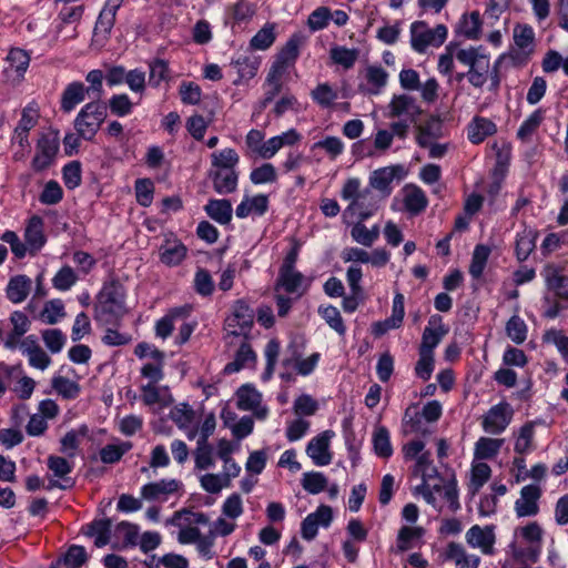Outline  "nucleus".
<instances>
[{
	"instance_id": "f257e3e1",
	"label": "nucleus",
	"mask_w": 568,
	"mask_h": 568,
	"mask_svg": "<svg viewBox=\"0 0 568 568\" xmlns=\"http://www.w3.org/2000/svg\"><path fill=\"white\" fill-rule=\"evenodd\" d=\"M361 181L356 178L348 179L341 192L344 200H349L351 203L345 210V213H357L361 221L369 219L377 210L378 200L373 193L372 187L361 190Z\"/></svg>"
},
{
	"instance_id": "f03ea898",
	"label": "nucleus",
	"mask_w": 568,
	"mask_h": 568,
	"mask_svg": "<svg viewBox=\"0 0 568 568\" xmlns=\"http://www.w3.org/2000/svg\"><path fill=\"white\" fill-rule=\"evenodd\" d=\"M542 536V528L537 521L516 528L515 537H520L527 546L523 547L517 540H514L509 545L513 558L523 564L528 561L536 562L540 555Z\"/></svg>"
},
{
	"instance_id": "7ed1b4c3",
	"label": "nucleus",
	"mask_w": 568,
	"mask_h": 568,
	"mask_svg": "<svg viewBox=\"0 0 568 568\" xmlns=\"http://www.w3.org/2000/svg\"><path fill=\"white\" fill-rule=\"evenodd\" d=\"M124 298L125 293L119 282L105 285L95 306L94 318L102 324L115 323L125 312Z\"/></svg>"
},
{
	"instance_id": "20e7f679",
	"label": "nucleus",
	"mask_w": 568,
	"mask_h": 568,
	"mask_svg": "<svg viewBox=\"0 0 568 568\" xmlns=\"http://www.w3.org/2000/svg\"><path fill=\"white\" fill-rule=\"evenodd\" d=\"M106 105L100 101L87 103L74 119L73 125L82 139L92 141L106 118Z\"/></svg>"
},
{
	"instance_id": "39448f33",
	"label": "nucleus",
	"mask_w": 568,
	"mask_h": 568,
	"mask_svg": "<svg viewBox=\"0 0 568 568\" xmlns=\"http://www.w3.org/2000/svg\"><path fill=\"white\" fill-rule=\"evenodd\" d=\"M455 57L460 63L468 67V70L465 72L468 82L474 88L481 89L488 80V57L480 54L479 50L474 47L457 50Z\"/></svg>"
},
{
	"instance_id": "423d86ee",
	"label": "nucleus",
	"mask_w": 568,
	"mask_h": 568,
	"mask_svg": "<svg viewBox=\"0 0 568 568\" xmlns=\"http://www.w3.org/2000/svg\"><path fill=\"white\" fill-rule=\"evenodd\" d=\"M447 37V28L438 24L434 29H429L424 21H415L410 26V44L412 48L419 53L426 51L428 45L439 47Z\"/></svg>"
},
{
	"instance_id": "0eeeda50",
	"label": "nucleus",
	"mask_w": 568,
	"mask_h": 568,
	"mask_svg": "<svg viewBox=\"0 0 568 568\" xmlns=\"http://www.w3.org/2000/svg\"><path fill=\"white\" fill-rule=\"evenodd\" d=\"M254 322V312L246 302L239 300L233 306V314L226 318L229 335L247 336Z\"/></svg>"
},
{
	"instance_id": "6e6552de",
	"label": "nucleus",
	"mask_w": 568,
	"mask_h": 568,
	"mask_svg": "<svg viewBox=\"0 0 568 568\" xmlns=\"http://www.w3.org/2000/svg\"><path fill=\"white\" fill-rule=\"evenodd\" d=\"M466 542L469 547L479 549L484 555L491 556L495 554V526L487 525L481 527L479 525L471 526L465 535Z\"/></svg>"
},
{
	"instance_id": "1a4fd4ad",
	"label": "nucleus",
	"mask_w": 568,
	"mask_h": 568,
	"mask_svg": "<svg viewBox=\"0 0 568 568\" xmlns=\"http://www.w3.org/2000/svg\"><path fill=\"white\" fill-rule=\"evenodd\" d=\"M58 150V138L50 134H43L37 143L36 155L31 162L32 169L37 172L48 169L53 163Z\"/></svg>"
},
{
	"instance_id": "9d476101",
	"label": "nucleus",
	"mask_w": 568,
	"mask_h": 568,
	"mask_svg": "<svg viewBox=\"0 0 568 568\" xmlns=\"http://www.w3.org/2000/svg\"><path fill=\"white\" fill-rule=\"evenodd\" d=\"M405 174L404 166L400 164L377 169L369 176V186L379 191L386 197L392 193V182L395 179L402 180Z\"/></svg>"
},
{
	"instance_id": "9b49d317",
	"label": "nucleus",
	"mask_w": 568,
	"mask_h": 568,
	"mask_svg": "<svg viewBox=\"0 0 568 568\" xmlns=\"http://www.w3.org/2000/svg\"><path fill=\"white\" fill-rule=\"evenodd\" d=\"M542 494L538 485L529 484L521 488L519 498L515 501L517 517H532L539 513L538 500Z\"/></svg>"
},
{
	"instance_id": "f8f14e48",
	"label": "nucleus",
	"mask_w": 568,
	"mask_h": 568,
	"mask_svg": "<svg viewBox=\"0 0 568 568\" xmlns=\"http://www.w3.org/2000/svg\"><path fill=\"white\" fill-rule=\"evenodd\" d=\"M334 435L333 430L327 429L315 436L307 444L306 454L316 466H326L332 462L329 442Z\"/></svg>"
},
{
	"instance_id": "ddd939ff",
	"label": "nucleus",
	"mask_w": 568,
	"mask_h": 568,
	"mask_svg": "<svg viewBox=\"0 0 568 568\" xmlns=\"http://www.w3.org/2000/svg\"><path fill=\"white\" fill-rule=\"evenodd\" d=\"M448 333V328L443 324L439 315H432L428 325L425 327L422 336L418 353L434 355V349Z\"/></svg>"
},
{
	"instance_id": "4468645a",
	"label": "nucleus",
	"mask_w": 568,
	"mask_h": 568,
	"mask_svg": "<svg viewBox=\"0 0 568 568\" xmlns=\"http://www.w3.org/2000/svg\"><path fill=\"white\" fill-rule=\"evenodd\" d=\"M513 410L507 403H499L493 406L485 415L483 427L485 432L490 434H500L509 425Z\"/></svg>"
},
{
	"instance_id": "2eb2a0df",
	"label": "nucleus",
	"mask_w": 568,
	"mask_h": 568,
	"mask_svg": "<svg viewBox=\"0 0 568 568\" xmlns=\"http://www.w3.org/2000/svg\"><path fill=\"white\" fill-rule=\"evenodd\" d=\"M192 306L189 304L171 308L166 315L160 318L155 324V334L162 339L168 338L178 322L186 321L191 315Z\"/></svg>"
},
{
	"instance_id": "dca6fc26",
	"label": "nucleus",
	"mask_w": 568,
	"mask_h": 568,
	"mask_svg": "<svg viewBox=\"0 0 568 568\" xmlns=\"http://www.w3.org/2000/svg\"><path fill=\"white\" fill-rule=\"evenodd\" d=\"M388 108L389 116L399 118L405 115L410 122H416L417 116L422 113V109L417 105L416 100L407 94L395 95Z\"/></svg>"
},
{
	"instance_id": "f3484780",
	"label": "nucleus",
	"mask_w": 568,
	"mask_h": 568,
	"mask_svg": "<svg viewBox=\"0 0 568 568\" xmlns=\"http://www.w3.org/2000/svg\"><path fill=\"white\" fill-rule=\"evenodd\" d=\"M43 226V220L38 215H33L28 221L24 230V241L31 255L37 254L47 242Z\"/></svg>"
},
{
	"instance_id": "a211bd4d",
	"label": "nucleus",
	"mask_w": 568,
	"mask_h": 568,
	"mask_svg": "<svg viewBox=\"0 0 568 568\" xmlns=\"http://www.w3.org/2000/svg\"><path fill=\"white\" fill-rule=\"evenodd\" d=\"M207 178L217 194H231L237 189L239 173L236 170H209Z\"/></svg>"
},
{
	"instance_id": "6ab92c4d",
	"label": "nucleus",
	"mask_w": 568,
	"mask_h": 568,
	"mask_svg": "<svg viewBox=\"0 0 568 568\" xmlns=\"http://www.w3.org/2000/svg\"><path fill=\"white\" fill-rule=\"evenodd\" d=\"M32 281L24 274H19L10 277L7 287L6 296L13 304H20L27 300L31 292Z\"/></svg>"
},
{
	"instance_id": "aec40b11",
	"label": "nucleus",
	"mask_w": 568,
	"mask_h": 568,
	"mask_svg": "<svg viewBox=\"0 0 568 568\" xmlns=\"http://www.w3.org/2000/svg\"><path fill=\"white\" fill-rule=\"evenodd\" d=\"M180 483L176 479H161L149 483L141 488V496L145 500H159L179 489Z\"/></svg>"
},
{
	"instance_id": "412c9836",
	"label": "nucleus",
	"mask_w": 568,
	"mask_h": 568,
	"mask_svg": "<svg viewBox=\"0 0 568 568\" xmlns=\"http://www.w3.org/2000/svg\"><path fill=\"white\" fill-rule=\"evenodd\" d=\"M446 559L453 560L457 568H478L480 558L466 551L463 545L452 541L447 545Z\"/></svg>"
},
{
	"instance_id": "4be33fe9",
	"label": "nucleus",
	"mask_w": 568,
	"mask_h": 568,
	"mask_svg": "<svg viewBox=\"0 0 568 568\" xmlns=\"http://www.w3.org/2000/svg\"><path fill=\"white\" fill-rule=\"evenodd\" d=\"M85 87L82 82L69 83L61 94L60 108L64 113H70L74 108L84 101Z\"/></svg>"
},
{
	"instance_id": "5701e85b",
	"label": "nucleus",
	"mask_w": 568,
	"mask_h": 568,
	"mask_svg": "<svg viewBox=\"0 0 568 568\" xmlns=\"http://www.w3.org/2000/svg\"><path fill=\"white\" fill-rule=\"evenodd\" d=\"M544 275L547 287L555 292L560 298H568V276L560 273V270L552 264H548L544 268Z\"/></svg>"
},
{
	"instance_id": "b1692460",
	"label": "nucleus",
	"mask_w": 568,
	"mask_h": 568,
	"mask_svg": "<svg viewBox=\"0 0 568 568\" xmlns=\"http://www.w3.org/2000/svg\"><path fill=\"white\" fill-rule=\"evenodd\" d=\"M298 45L300 40L296 37H292L277 54L276 60L271 67V70L284 74L287 67L298 57Z\"/></svg>"
},
{
	"instance_id": "393cba45",
	"label": "nucleus",
	"mask_w": 568,
	"mask_h": 568,
	"mask_svg": "<svg viewBox=\"0 0 568 568\" xmlns=\"http://www.w3.org/2000/svg\"><path fill=\"white\" fill-rule=\"evenodd\" d=\"M205 213L215 222L220 224H229L232 220V204L226 199H212L209 200L204 206Z\"/></svg>"
},
{
	"instance_id": "a878e982",
	"label": "nucleus",
	"mask_w": 568,
	"mask_h": 568,
	"mask_svg": "<svg viewBox=\"0 0 568 568\" xmlns=\"http://www.w3.org/2000/svg\"><path fill=\"white\" fill-rule=\"evenodd\" d=\"M404 192V205L407 212L417 215L427 207L428 200L419 186L406 185Z\"/></svg>"
},
{
	"instance_id": "bb28decb",
	"label": "nucleus",
	"mask_w": 568,
	"mask_h": 568,
	"mask_svg": "<svg viewBox=\"0 0 568 568\" xmlns=\"http://www.w3.org/2000/svg\"><path fill=\"white\" fill-rule=\"evenodd\" d=\"M417 130L418 134L416 141L420 148H427L430 142L443 135L442 121L435 116L429 118L423 125H419Z\"/></svg>"
},
{
	"instance_id": "cd10ccee",
	"label": "nucleus",
	"mask_w": 568,
	"mask_h": 568,
	"mask_svg": "<svg viewBox=\"0 0 568 568\" xmlns=\"http://www.w3.org/2000/svg\"><path fill=\"white\" fill-rule=\"evenodd\" d=\"M268 209V199L264 194H258L253 197L245 196V199L236 206L235 214L240 219H244L254 212L257 215H263Z\"/></svg>"
},
{
	"instance_id": "c85d7f7f",
	"label": "nucleus",
	"mask_w": 568,
	"mask_h": 568,
	"mask_svg": "<svg viewBox=\"0 0 568 568\" xmlns=\"http://www.w3.org/2000/svg\"><path fill=\"white\" fill-rule=\"evenodd\" d=\"M151 357L154 359V363L144 364L141 368V375L149 379L148 384H158L164 377V353L159 348H153Z\"/></svg>"
},
{
	"instance_id": "c756f323",
	"label": "nucleus",
	"mask_w": 568,
	"mask_h": 568,
	"mask_svg": "<svg viewBox=\"0 0 568 568\" xmlns=\"http://www.w3.org/2000/svg\"><path fill=\"white\" fill-rule=\"evenodd\" d=\"M282 73L270 69L264 83V97L257 104L258 112H262L280 94L282 90Z\"/></svg>"
},
{
	"instance_id": "7c9ffc66",
	"label": "nucleus",
	"mask_w": 568,
	"mask_h": 568,
	"mask_svg": "<svg viewBox=\"0 0 568 568\" xmlns=\"http://www.w3.org/2000/svg\"><path fill=\"white\" fill-rule=\"evenodd\" d=\"M231 64L235 68L239 74V78L233 82L237 85L243 80H250L255 77L260 62L254 57L240 55L239 58L233 60Z\"/></svg>"
},
{
	"instance_id": "2f4dec72",
	"label": "nucleus",
	"mask_w": 568,
	"mask_h": 568,
	"mask_svg": "<svg viewBox=\"0 0 568 568\" xmlns=\"http://www.w3.org/2000/svg\"><path fill=\"white\" fill-rule=\"evenodd\" d=\"M456 31L469 40L479 39L481 33V19L479 12L473 11L469 16L464 14Z\"/></svg>"
},
{
	"instance_id": "473e14b6",
	"label": "nucleus",
	"mask_w": 568,
	"mask_h": 568,
	"mask_svg": "<svg viewBox=\"0 0 568 568\" xmlns=\"http://www.w3.org/2000/svg\"><path fill=\"white\" fill-rule=\"evenodd\" d=\"M496 132V125L493 121L484 118H475L468 128V139L473 143H480L487 136Z\"/></svg>"
},
{
	"instance_id": "72a5a7b5",
	"label": "nucleus",
	"mask_w": 568,
	"mask_h": 568,
	"mask_svg": "<svg viewBox=\"0 0 568 568\" xmlns=\"http://www.w3.org/2000/svg\"><path fill=\"white\" fill-rule=\"evenodd\" d=\"M237 408L241 410H253L260 406L262 395L251 384L242 385L236 390Z\"/></svg>"
},
{
	"instance_id": "f704fd0d",
	"label": "nucleus",
	"mask_w": 568,
	"mask_h": 568,
	"mask_svg": "<svg viewBox=\"0 0 568 568\" xmlns=\"http://www.w3.org/2000/svg\"><path fill=\"white\" fill-rule=\"evenodd\" d=\"M256 361V355L251 348L250 344L243 343L239 351L236 352L235 358L233 362L227 363L224 367V373L233 374L241 371L246 364L254 363Z\"/></svg>"
},
{
	"instance_id": "c9c22d12",
	"label": "nucleus",
	"mask_w": 568,
	"mask_h": 568,
	"mask_svg": "<svg viewBox=\"0 0 568 568\" xmlns=\"http://www.w3.org/2000/svg\"><path fill=\"white\" fill-rule=\"evenodd\" d=\"M537 233L526 229L517 235L516 255L519 261H526L536 246Z\"/></svg>"
},
{
	"instance_id": "e433bc0d",
	"label": "nucleus",
	"mask_w": 568,
	"mask_h": 568,
	"mask_svg": "<svg viewBox=\"0 0 568 568\" xmlns=\"http://www.w3.org/2000/svg\"><path fill=\"white\" fill-rule=\"evenodd\" d=\"M211 170H235L239 163V154L234 149L227 148L211 154Z\"/></svg>"
},
{
	"instance_id": "4c0bfd02",
	"label": "nucleus",
	"mask_w": 568,
	"mask_h": 568,
	"mask_svg": "<svg viewBox=\"0 0 568 568\" xmlns=\"http://www.w3.org/2000/svg\"><path fill=\"white\" fill-rule=\"evenodd\" d=\"M186 246L181 242H175L172 245L162 246L160 248L161 262L168 266L179 265L186 256Z\"/></svg>"
},
{
	"instance_id": "58836bf2",
	"label": "nucleus",
	"mask_w": 568,
	"mask_h": 568,
	"mask_svg": "<svg viewBox=\"0 0 568 568\" xmlns=\"http://www.w3.org/2000/svg\"><path fill=\"white\" fill-rule=\"evenodd\" d=\"M359 55L358 49H348L342 45H335L329 51V57L334 63L342 65L344 69L354 67Z\"/></svg>"
},
{
	"instance_id": "ea45409f",
	"label": "nucleus",
	"mask_w": 568,
	"mask_h": 568,
	"mask_svg": "<svg viewBox=\"0 0 568 568\" xmlns=\"http://www.w3.org/2000/svg\"><path fill=\"white\" fill-rule=\"evenodd\" d=\"M374 452L382 458H389L393 455L389 432L386 427L379 426L373 434Z\"/></svg>"
},
{
	"instance_id": "a19ab883",
	"label": "nucleus",
	"mask_w": 568,
	"mask_h": 568,
	"mask_svg": "<svg viewBox=\"0 0 568 568\" xmlns=\"http://www.w3.org/2000/svg\"><path fill=\"white\" fill-rule=\"evenodd\" d=\"M503 444L504 439L480 437L476 443L475 456L479 459H490L498 454Z\"/></svg>"
},
{
	"instance_id": "79ce46f5",
	"label": "nucleus",
	"mask_w": 568,
	"mask_h": 568,
	"mask_svg": "<svg viewBox=\"0 0 568 568\" xmlns=\"http://www.w3.org/2000/svg\"><path fill=\"white\" fill-rule=\"evenodd\" d=\"M489 255L490 248L488 246L484 244L476 245L469 265V274L474 278H479L483 275Z\"/></svg>"
},
{
	"instance_id": "37998d69",
	"label": "nucleus",
	"mask_w": 568,
	"mask_h": 568,
	"mask_svg": "<svg viewBox=\"0 0 568 568\" xmlns=\"http://www.w3.org/2000/svg\"><path fill=\"white\" fill-rule=\"evenodd\" d=\"M115 22V13L102 9L94 27L95 41H105Z\"/></svg>"
},
{
	"instance_id": "c03bdc74",
	"label": "nucleus",
	"mask_w": 568,
	"mask_h": 568,
	"mask_svg": "<svg viewBox=\"0 0 568 568\" xmlns=\"http://www.w3.org/2000/svg\"><path fill=\"white\" fill-rule=\"evenodd\" d=\"M514 42L517 48L535 51V31L529 24H516L514 27Z\"/></svg>"
},
{
	"instance_id": "a18cd8bd",
	"label": "nucleus",
	"mask_w": 568,
	"mask_h": 568,
	"mask_svg": "<svg viewBox=\"0 0 568 568\" xmlns=\"http://www.w3.org/2000/svg\"><path fill=\"white\" fill-rule=\"evenodd\" d=\"M51 385L59 395L67 399H73L80 394V385L63 376H54Z\"/></svg>"
},
{
	"instance_id": "49530a36",
	"label": "nucleus",
	"mask_w": 568,
	"mask_h": 568,
	"mask_svg": "<svg viewBox=\"0 0 568 568\" xmlns=\"http://www.w3.org/2000/svg\"><path fill=\"white\" fill-rule=\"evenodd\" d=\"M302 487L310 494L316 495L327 487V478L320 471H308L303 474Z\"/></svg>"
},
{
	"instance_id": "de8ad7c7",
	"label": "nucleus",
	"mask_w": 568,
	"mask_h": 568,
	"mask_svg": "<svg viewBox=\"0 0 568 568\" xmlns=\"http://www.w3.org/2000/svg\"><path fill=\"white\" fill-rule=\"evenodd\" d=\"M318 313L325 320L327 325L333 328L339 336H344L346 333V326L339 311L332 305L320 307Z\"/></svg>"
},
{
	"instance_id": "09e8293b",
	"label": "nucleus",
	"mask_w": 568,
	"mask_h": 568,
	"mask_svg": "<svg viewBox=\"0 0 568 568\" xmlns=\"http://www.w3.org/2000/svg\"><path fill=\"white\" fill-rule=\"evenodd\" d=\"M506 333L514 343L521 344L527 337V326L518 315H514L506 324Z\"/></svg>"
},
{
	"instance_id": "8fccbe9b",
	"label": "nucleus",
	"mask_w": 568,
	"mask_h": 568,
	"mask_svg": "<svg viewBox=\"0 0 568 568\" xmlns=\"http://www.w3.org/2000/svg\"><path fill=\"white\" fill-rule=\"evenodd\" d=\"M542 120V111H534L519 126L517 131L518 139H520L521 141L529 140L532 133L538 129Z\"/></svg>"
},
{
	"instance_id": "3c124183",
	"label": "nucleus",
	"mask_w": 568,
	"mask_h": 568,
	"mask_svg": "<svg viewBox=\"0 0 568 568\" xmlns=\"http://www.w3.org/2000/svg\"><path fill=\"white\" fill-rule=\"evenodd\" d=\"M67 568H81L88 561V555L83 546L72 545L62 557Z\"/></svg>"
},
{
	"instance_id": "603ef678",
	"label": "nucleus",
	"mask_w": 568,
	"mask_h": 568,
	"mask_svg": "<svg viewBox=\"0 0 568 568\" xmlns=\"http://www.w3.org/2000/svg\"><path fill=\"white\" fill-rule=\"evenodd\" d=\"M491 469L488 464L479 463L471 468L470 489L471 494L475 495L489 479Z\"/></svg>"
},
{
	"instance_id": "864d4df0",
	"label": "nucleus",
	"mask_w": 568,
	"mask_h": 568,
	"mask_svg": "<svg viewBox=\"0 0 568 568\" xmlns=\"http://www.w3.org/2000/svg\"><path fill=\"white\" fill-rule=\"evenodd\" d=\"M423 418L424 417L422 416L420 413L415 412L414 414H412L410 408H407L405 410L404 419H403L404 426H405L404 433L405 434L415 433V434H420L423 436L428 435L430 432L424 427Z\"/></svg>"
},
{
	"instance_id": "5fc2aeb1",
	"label": "nucleus",
	"mask_w": 568,
	"mask_h": 568,
	"mask_svg": "<svg viewBox=\"0 0 568 568\" xmlns=\"http://www.w3.org/2000/svg\"><path fill=\"white\" fill-rule=\"evenodd\" d=\"M136 201L142 206H150L153 200L154 185L150 179H138L135 181Z\"/></svg>"
},
{
	"instance_id": "6e6d98bb",
	"label": "nucleus",
	"mask_w": 568,
	"mask_h": 568,
	"mask_svg": "<svg viewBox=\"0 0 568 568\" xmlns=\"http://www.w3.org/2000/svg\"><path fill=\"white\" fill-rule=\"evenodd\" d=\"M313 150H324L332 160H335L344 151V143L337 136H326L325 139L317 141L312 146Z\"/></svg>"
},
{
	"instance_id": "4d7b16f0",
	"label": "nucleus",
	"mask_w": 568,
	"mask_h": 568,
	"mask_svg": "<svg viewBox=\"0 0 568 568\" xmlns=\"http://www.w3.org/2000/svg\"><path fill=\"white\" fill-rule=\"evenodd\" d=\"M312 99L322 108H328L337 99V93L327 83L318 84L312 92Z\"/></svg>"
},
{
	"instance_id": "13d9d810",
	"label": "nucleus",
	"mask_w": 568,
	"mask_h": 568,
	"mask_svg": "<svg viewBox=\"0 0 568 568\" xmlns=\"http://www.w3.org/2000/svg\"><path fill=\"white\" fill-rule=\"evenodd\" d=\"M109 108L113 115L125 116L132 112L133 103L126 94H114L109 100Z\"/></svg>"
},
{
	"instance_id": "bf43d9fd",
	"label": "nucleus",
	"mask_w": 568,
	"mask_h": 568,
	"mask_svg": "<svg viewBox=\"0 0 568 568\" xmlns=\"http://www.w3.org/2000/svg\"><path fill=\"white\" fill-rule=\"evenodd\" d=\"M331 20V9L327 7L316 8L307 19V27L312 31L323 30Z\"/></svg>"
},
{
	"instance_id": "052dcab7",
	"label": "nucleus",
	"mask_w": 568,
	"mask_h": 568,
	"mask_svg": "<svg viewBox=\"0 0 568 568\" xmlns=\"http://www.w3.org/2000/svg\"><path fill=\"white\" fill-rule=\"evenodd\" d=\"M41 316L45 323L55 324L59 318L65 316L63 302L58 298L47 302Z\"/></svg>"
},
{
	"instance_id": "680f3d73",
	"label": "nucleus",
	"mask_w": 568,
	"mask_h": 568,
	"mask_svg": "<svg viewBox=\"0 0 568 568\" xmlns=\"http://www.w3.org/2000/svg\"><path fill=\"white\" fill-rule=\"evenodd\" d=\"M274 41V27L265 26L251 39V47L256 50H266Z\"/></svg>"
},
{
	"instance_id": "e2e57ef3",
	"label": "nucleus",
	"mask_w": 568,
	"mask_h": 568,
	"mask_svg": "<svg viewBox=\"0 0 568 568\" xmlns=\"http://www.w3.org/2000/svg\"><path fill=\"white\" fill-rule=\"evenodd\" d=\"M47 465L53 475L61 479H68L67 475L70 474L73 468L72 464L65 457L54 455L48 457Z\"/></svg>"
},
{
	"instance_id": "0e129e2a",
	"label": "nucleus",
	"mask_w": 568,
	"mask_h": 568,
	"mask_svg": "<svg viewBox=\"0 0 568 568\" xmlns=\"http://www.w3.org/2000/svg\"><path fill=\"white\" fill-rule=\"evenodd\" d=\"M303 275L295 270H280L278 283L287 293H295L301 286Z\"/></svg>"
},
{
	"instance_id": "69168bd1",
	"label": "nucleus",
	"mask_w": 568,
	"mask_h": 568,
	"mask_svg": "<svg viewBox=\"0 0 568 568\" xmlns=\"http://www.w3.org/2000/svg\"><path fill=\"white\" fill-rule=\"evenodd\" d=\"M42 339L51 353H59L65 343V336L58 328L44 329Z\"/></svg>"
},
{
	"instance_id": "338daca9",
	"label": "nucleus",
	"mask_w": 568,
	"mask_h": 568,
	"mask_svg": "<svg viewBox=\"0 0 568 568\" xmlns=\"http://www.w3.org/2000/svg\"><path fill=\"white\" fill-rule=\"evenodd\" d=\"M171 419L181 428L187 427L194 418V410L190 405L183 403L171 410Z\"/></svg>"
},
{
	"instance_id": "774afa93",
	"label": "nucleus",
	"mask_w": 568,
	"mask_h": 568,
	"mask_svg": "<svg viewBox=\"0 0 568 568\" xmlns=\"http://www.w3.org/2000/svg\"><path fill=\"white\" fill-rule=\"evenodd\" d=\"M63 190L58 182L51 180L45 185L40 194V202L47 205H53L62 200Z\"/></svg>"
}]
</instances>
